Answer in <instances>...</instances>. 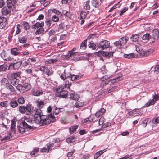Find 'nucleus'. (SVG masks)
<instances>
[{
	"mask_svg": "<svg viewBox=\"0 0 159 159\" xmlns=\"http://www.w3.org/2000/svg\"><path fill=\"white\" fill-rule=\"evenodd\" d=\"M32 120L30 117L25 116L23 121L17 126L19 131L21 133L25 132V129H30L32 128Z\"/></svg>",
	"mask_w": 159,
	"mask_h": 159,
	"instance_id": "obj_1",
	"label": "nucleus"
},
{
	"mask_svg": "<svg viewBox=\"0 0 159 159\" xmlns=\"http://www.w3.org/2000/svg\"><path fill=\"white\" fill-rule=\"evenodd\" d=\"M39 121L40 124L42 126L48 125L51 122H54L55 120V117L53 115L50 114L48 116L43 115L38 120Z\"/></svg>",
	"mask_w": 159,
	"mask_h": 159,
	"instance_id": "obj_2",
	"label": "nucleus"
},
{
	"mask_svg": "<svg viewBox=\"0 0 159 159\" xmlns=\"http://www.w3.org/2000/svg\"><path fill=\"white\" fill-rule=\"evenodd\" d=\"M29 114L32 115L34 118L37 120L42 116V111L39 109L37 108L36 107L34 108L32 106L31 107Z\"/></svg>",
	"mask_w": 159,
	"mask_h": 159,
	"instance_id": "obj_3",
	"label": "nucleus"
},
{
	"mask_svg": "<svg viewBox=\"0 0 159 159\" xmlns=\"http://www.w3.org/2000/svg\"><path fill=\"white\" fill-rule=\"evenodd\" d=\"M70 75L67 76L66 79L65 83V87L69 88L71 85L72 84L69 81V80H79L80 78L82 76V75H74L70 74Z\"/></svg>",
	"mask_w": 159,
	"mask_h": 159,
	"instance_id": "obj_4",
	"label": "nucleus"
},
{
	"mask_svg": "<svg viewBox=\"0 0 159 159\" xmlns=\"http://www.w3.org/2000/svg\"><path fill=\"white\" fill-rule=\"evenodd\" d=\"M139 45H136L135 46L136 47V50L138 52V51H140L141 52V54L142 56H143L144 57L147 56L150 54L152 53L153 52V51L152 49H148L146 50H143L142 49L141 46H140V48L139 47Z\"/></svg>",
	"mask_w": 159,
	"mask_h": 159,
	"instance_id": "obj_5",
	"label": "nucleus"
},
{
	"mask_svg": "<svg viewBox=\"0 0 159 159\" xmlns=\"http://www.w3.org/2000/svg\"><path fill=\"white\" fill-rule=\"evenodd\" d=\"M18 0H7V6L8 8L11 9V10H13L14 9L16 5H18Z\"/></svg>",
	"mask_w": 159,
	"mask_h": 159,
	"instance_id": "obj_6",
	"label": "nucleus"
},
{
	"mask_svg": "<svg viewBox=\"0 0 159 159\" xmlns=\"http://www.w3.org/2000/svg\"><path fill=\"white\" fill-rule=\"evenodd\" d=\"M31 106L29 105L21 106L19 107V112L22 114L25 113L26 112H27L28 115H29L31 107Z\"/></svg>",
	"mask_w": 159,
	"mask_h": 159,
	"instance_id": "obj_7",
	"label": "nucleus"
},
{
	"mask_svg": "<svg viewBox=\"0 0 159 159\" xmlns=\"http://www.w3.org/2000/svg\"><path fill=\"white\" fill-rule=\"evenodd\" d=\"M110 45L109 42L107 40L101 41L97 45V47L102 50L108 48Z\"/></svg>",
	"mask_w": 159,
	"mask_h": 159,
	"instance_id": "obj_8",
	"label": "nucleus"
},
{
	"mask_svg": "<svg viewBox=\"0 0 159 159\" xmlns=\"http://www.w3.org/2000/svg\"><path fill=\"white\" fill-rule=\"evenodd\" d=\"M1 57L5 61H9L11 60V57L8 53L4 50H3L0 53Z\"/></svg>",
	"mask_w": 159,
	"mask_h": 159,
	"instance_id": "obj_9",
	"label": "nucleus"
},
{
	"mask_svg": "<svg viewBox=\"0 0 159 159\" xmlns=\"http://www.w3.org/2000/svg\"><path fill=\"white\" fill-rule=\"evenodd\" d=\"M54 146V143L51 142L48 143L46 146L43 147L40 150V152H48L51 151V148H52Z\"/></svg>",
	"mask_w": 159,
	"mask_h": 159,
	"instance_id": "obj_10",
	"label": "nucleus"
},
{
	"mask_svg": "<svg viewBox=\"0 0 159 159\" xmlns=\"http://www.w3.org/2000/svg\"><path fill=\"white\" fill-rule=\"evenodd\" d=\"M122 75H119V76L117 77L115 79L110 80H109L105 81V84H111L115 82H117L119 81L122 80Z\"/></svg>",
	"mask_w": 159,
	"mask_h": 159,
	"instance_id": "obj_11",
	"label": "nucleus"
},
{
	"mask_svg": "<svg viewBox=\"0 0 159 159\" xmlns=\"http://www.w3.org/2000/svg\"><path fill=\"white\" fill-rule=\"evenodd\" d=\"M35 103L38 109H40L43 107L46 104V103L43 100H37L35 102Z\"/></svg>",
	"mask_w": 159,
	"mask_h": 159,
	"instance_id": "obj_12",
	"label": "nucleus"
},
{
	"mask_svg": "<svg viewBox=\"0 0 159 159\" xmlns=\"http://www.w3.org/2000/svg\"><path fill=\"white\" fill-rule=\"evenodd\" d=\"M32 94L34 96H39L43 94V91L40 89H35L33 91Z\"/></svg>",
	"mask_w": 159,
	"mask_h": 159,
	"instance_id": "obj_13",
	"label": "nucleus"
},
{
	"mask_svg": "<svg viewBox=\"0 0 159 159\" xmlns=\"http://www.w3.org/2000/svg\"><path fill=\"white\" fill-rule=\"evenodd\" d=\"M6 18L3 17H0V29L3 28L6 25Z\"/></svg>",
	"mask_w": 159,
	"mask_h": 159,
	"instance_id": "obj_14",
	"label": "nucleus"
},
{
	"mask_svg": "<svg viewBox=\"0 0 159 159\" xmlns=\"http://www.w3.org/2000/svg\"><path fill=\"white\" fill-rule=\"evenodd\" d=\"M57 73L60 76V78L62 80H65L66 78V76L65 75V70L61 69L57 71Z\"/></svg>",
	"mask_w": 159,
	"mask_h": 159,
	"instance_id": "obj_15",
	"label": "nucleus"
},
{
	"mask_svg": "<svg viewBox=\"0 0 159 159\" xmlns=\"http://www.w3.org/2000/svg\"><path fill=\"white\" fill-rule=\"evenodd\" d=\"M129 114L130 115L135 116L142 115L143 114V111L138 109H135L130 112Z\"/></svg>",
	"mask_w": 159,
	"mask_h": 159,
	"instance_id": "obj_16",
	"label": "nucleus"
},
{
	"mask_svg": "<svg viewBox=\"0 0 159 159\" xmlns=\"http://www.w3.org/2000/svg\"><path fill=\"white\" fill-rule=\"evenodd\" d=\"M92 5L95 8H97L98 10L100 8V5L101 3L97 0H92L91 2Z\"/></svg>",
	"mask_w": 159,
	"mask_h": 159,
	"instance_id": "obj_17",
	"label": "nucleus"
},
{
	"mask_svg": "<svg viewBox=\"0 0 159 159\" xmlns=\"http://www.w3.org/2000/svg\"><path fill=\"white\" fill-rule=\"evenodd\" d=\"M21 66L20 61L17 62L16 63H12L9 65V67H12L14 69H18Z\"/></svg>",
	"mask_w": 159,
	"mask_h": 159,
	"instance_id": "obj_18",
	"label": "nucleus"
},
{
	"mask_svg": "<svg viewBox=\"0 0 159 159\" xmlns=\"http://www.w3.org/2000/svg\"><path fill=\"white\" fill-rule=\"evenodd\" d=\"M70 98L73 100L77 101L80 98L79 95L75 94L74 91H71L70 93Z\"/></svg>",
	"mask_w": 159,
	"mask_h": 159,
	"instance_id": "obj_19",
	"label": "nucleus"
},
{
	"mask_svg": "<svg viewBox=\"0 0 159 159\" xmlns=\"http://www.w3.org/2000/svg\"><path fill=\"white\" fill-rule=\"evenodd\" d=\"M18 49L16 48H11L10 50L11 54L14 56L20 55V52H18Z\"/></svg>",
	"mask_w": 159,
	"mask_h": 159,
	"instance_id": "obj_20",
	"label": "nucleus"
},
{
	"mask_svg": "<svg viewBox=\"0 0 159 159\" xmlns=\"http://www.w3.org/2000/svg\"><path fill=\"white\" fill-rule=\"evenodd\" d=\"M44 22L42 21L41 22H38L34 24L33 26V29H39L40 28H43L44 26Z\"/></svg>",
	"mask_w": 159,
	"mask_h": 159,
	"instance_id": "obj_21",
	"label": "nucleus"
},
{
	"mask_svg": "<svg viewBox=\"0 0 159 159\" xmlns=\"http://www.w3.org/2000/svg\"><path fill=\"white\" fill-rule=\"evenodd\" d=\"M105 112V109L103 108H101L96 112L95 116L97 117H98L104 114Z\"/></svg>",
	"mask_w": 159,
	"mask_h": 159,
	"instance_id": "obj_22",
	"label": "nucleus"
},
{
	"mask_svg": "<svg viewBox=\"0 0 159 159\" xmlns=\"http://www.w3.org/2000/svg\"><path fill=\"white\" fill-rule=\"evenodd\" d=\"M18 103L16 100H13L11 101L9 103V105L11 107L14 108L18 106Z\"/></svg>",
	"mask_w": 159,
	"mask_h": 159,
	"instance_id": "obj_23",
	"label": "nucleus"
},
{
	"mask_svg": "<svg viewBox=\"0 0 159 159\" xmlns=\"http://www.w3.org/2000/svg\"><path fill=\"white\" fill-rule=\"evenodd\" d=\"M11 11L10 9L6 7L2 9V12L3 15H7L10 14Z\"/></svg>",
	"mask_w": 159,
	"mask_h": 159,
	"instance_id": "obj_24",
	"label": "nucleus"
},
{
	"mask_svg": "<svg viewBox=\"0 0 159 159\" xmlns=\"http://www.w3.org/2000/svg\"><path fill=\"white\" fill-rule=\"evenodd\" d=\"M19 79L17 78H15L12 77H11L10 79L11 84L13 85H15L18 84L19 82Z\"/></svg>",
	"mask_w": 159,
	"mask_h": 159,
	"instance_id": "obj_25",
	"label": "nucleus"
},
{
	"mask_svg": "<svg viewBox=\"0 0 159 159\" xmlns=\"http://www.w3.org/2000/svg\"><path fill=\"white\" fill-rule=\"evenodd\" d=\"M78 125H75L69 128L70 133V134H73L76 132V129L78 128Z\"/></svg>",
	"mask_w": 159,
	"mask_h": 159,
	"instance_id": "obj_26",
	"label": "nucleus"
},
{
	"mask_svg": "<svg viewBox=\"0 0 159 159\" xmlns=\"http://www.w3.org/2000/svg\"><path fill=\"white\" fill-rule=\"evenodd\" d=\"M68 92L66 90H64L58 94V96L61 98H66L67 96Z\"/></svg>",
	"mask_w": 159,
	"mask_h": 159,
	"instance_id": "obj_27",
	"label": "nucleus"
},
{
	"mask_svg": "<svg viewBox=\"0 0 159 159\" xmlns=\"http://www.w3.org/2000/svg\"><path fill=\"white\" fill-rule=\"evenodd\" d=\"M128 39L129 38L127 37L121 38L119 40L120 43V45L124 46L126 43Z\"/></svg>",
	"mask_w": 159,
	"mask_h": 159,
	"instance_id": "obj_28",
	"label": "nucleus"
},
{
	"mask_svg": "<svg viewBox=\"0 0 159 159\" xmlns=\"http://www.w3.org/2000/svg\"><path fill=\"white\" fill-rule=\"evenodd\" d=\"M25 72L27 74H29V75H31L34 77H37V75L35 74L33 70L31 69H27L25 70Z\"/></svg>",
	"mask_w": 159,
	"mask_h": 159,
	"instance_id": "obj_29",
	"label": "nucleus"
},
{
	"mask_svg": "<svg viewBox=\"0 0 159 159\" xmlns=\"http://www.w3.org/2000/svg\"><path fill=\"white\" fill-rule=\"evenodd\" d=\"M76 138L74 136H71L67 138L66 141L68 143H70L75 142Z\"/></svg>",
	"mask_w": 159,
	"mask_h": 159,
	"instance_id": "obj_30",
	"label": "nucleus"
},
{
	"mask_svg": "<svg viewBox=\"0 0 159 159\" xmlns=\"http://www.w3.org/2000/svg\"><path fill=\"white\" fill-rule=\"evenodd\" d=\"M20 62H21V64H22L23 66L25 67L29 64L30 62V61H29V60L28 59H23Z\"/></svg>",
	"mask_w": 159,
	"mask_h": 159,
	"instance_id": "obj_31",
	"label": "nucleus"
},
{
	"mask_svg": "<svg viewBox=\"0 0 159 159\" xmlns=\"http://www.w3.org/2000/svg\"><path fill=\"white\" fill-rule=\"evenodd\" d=\"M66 30V27L64 25L62 24V23L60 24L59 25L58 28V31L59 32H62L64 30Z\"/></svg>",
	"mask_w": 159,
	"mask_h": 159,
	"instance_id": "obj_32",
	"label": "nucleus"
},
{
	"mask_svg": "<svg viewBox=\"0 0 159 159\" xmlns=\"http://www.w3.org/2000/svg\"><path fill=\"white\" fill-rule=\"evenodd\" d=\"M64 87L60 85L57 87V88H56L54 89V91L55 92H57L58 93V94L60 93L61 92L63 91Z\"/></svg>",
	"mask_w": 159,
	"mask_h": 159,
	"instance_id": "obj_33",
	"label": "nucleus"
},
{
	"mask_svg": "<svg viewBox=\"0 0 159 159\" xmlns=\"http://www.w3.org/2000/svg\"><path fill=\"white\" fill-rule=\"evenodd\" d=\"M62 109H63V108H59L56 107H54V108L52 109V111L56 115H58L60 112L62 111Z\"/></svg>",
	"mask_w": 159,
	"mask_h": 159,
	"instance_id": "obj_34",
	"label": "nucleus"
},
{
	"mask_svg": "<svg viewBox=\"0 0 159 159\" xmlns=\"http://www.w3.org/2000/svg\"><path fill=\"white\" fill-rule=\"evenodd\" d=\"M155 103V101H154L153 99L149 100L145 104L143 107H146L150 106L152 105H153Z\"/></svg>",
	"mask_w": 159,
	"mask_h": 159,
	"instance_id": "obj_35",
	"label": "nucleus"
},
{
	"mask_svg": "<svg viewBox=\"0 0 159 159\" xmlns=\"http://www.w3.org/2000/svg\"><path fill=\"white\" fill-rule=\"evenodd\" d=\"M159 37V31L157 30L154 31L152 34V38L154 39H157Z\"/></svg>",
	"mask_w": 159,
	"mask_h": 159,
	"instance_id": "obj_36",
	"label": "nucleus"
},
{
	"mask_svg": "<svg viewBox=\"0 0 159 159\" xmlns=\"http://www.w3.org/2000/svg\"><path fill=\"white\" fill-rule=\"evenodd\" d=\"M23 85L24 92L25 91H28L31 88L30 85L28 83H25Z\"/></svg>",
	"mask_w": 159,
	"mask_h": 159,
	"instance_id": "obj_37",
	"label": "nucleus"
},
{
	"mask_svg": "<svg viewBox=\"0 0 159 159\" xmlns=\"http://www.w3.org/2000/svg\"><path fill=\"white\" fill-rule=\"evenodd\" d=\"M21 71H19L17 72L14 73L12 74L11 77L15 78H17L20 80V75L21 74Z\"/></svg>",
	"mask_w": 159,
	"mask_h": 159,
	"instance_id": "obj_38",
	"label": "nucleus"
},
{
	"mask_svg": "<svg viewBox=\"0 0 159 159\" xmlns=\"http://www.w3.org/2000/svg\"><path fill=\"white\" fill-rule=\"evenodd\" d=\"M139 37L138 35L136 34H133L130 37V40L133 42H135L139 39Z\"/></svg>",
	"mask_w": 159,
	"mask_h": 159,
	"instance_id": "obj_39",
	"label": "nucleus"
},
{
	"mask_svg": "<svg viewBox=\"0 0 159 159\" xmlns=\"http://www.w3.org/2000/svg\"><path fill=\"white\" fill-rule=\"evenodd\" d=\"M87 39H85L80 44V48L82 50H84L86 48Z\"/></svg>",
	"mask_w": 159,
	"mask_h": 159,
	"instance_id": "obj_40",
	"label": "nucleus"
},
{
	"mask_svg": "<svg viewBox=\"0 0 159 159\" xmlns=\"http://www.w3.org/2000/svg\"><path fill=\"white\" fill-rule=\"evenodd\" d=\"M88 46L89 48L92 49L93 50L96 49V45L93 42H89V44L88 45Z\"/></svg>",
	"mask_w": 159,
	"mask_h": 159,
	"instance_id": "obj_41",
	"label": "nucleus"
},
{
	"mask_svg": "<svg viewBox=\"0 0 159 159\" xmlns=\"http://www.w3.org/2000/svg\"><path fill=\"white\" fill-rule=\"evenodd\" d=\"M44 29L43 28H40L38 29L35 32V34L36 35L43 34L44 33Z\"/></svg>",
	"mask_w": 159,
	"mask_h": 159,
	"instance_id": "obj_42",
	"label": "nucleus"
},
{
	"mask_svg": "<svg viewBox=\"0 0 159 159\" xmlns=\"http://www.w3.org/2000/svg\"><path fill=\"white\" fill-rule=\"evenodd\" d=\"M84 10L87 11L89 10L90 9V7L89 5V1L88 0L87 1L84 3Z\"/></svg>",
	"mask_w": 159,
	"mask_h": 159,
	"instance_id": "obj_43",
	"label": "nucleus"
},
{
	"mask_svg": "<svg viewBox=\"0 0 159 159\" xmlns=\"http://www.w3.org/2000/svg\"><path fill=\"white\" fill-rule=\"evenodd\" d=\"M89 12V11H87V12L85 11H82L80 13V17L82 19H85L87 16V13Z\"/></svg>",
	"mask_w": 159,
	"mask_h": 159,
	"instance_id": "obj_44",
	"label": "nucleus"
},
{
	"mask_svg": "<svg viewBox=\"0 0 159 159\" xmlns=\"http://www.w3.org/2000/svg\"><path fill=\"white\" fill-rule=\"evenodd\" d=\"M1 83L2 85L6 86L9 84L8 80L6 78H3L2 79L1 81Z\"/></svg>",
	"mask_w": 159,
	"mask_h": 159,
	"instance_id": "obj_45",
	"label": "nucleus"
},
{
	"mask_svg": "<svg viewBox=\"0 0 159 159\" xmlns=\"http://www.w3.org/2000/svg\"><path fill=\"white\" fill-rule=\"evenodd\" d=\"M23 88V85H22L20 84H19L16 86L17 89L22 93L24 92V89Z\"/></svg>",
	"mask_w": 159,
	"mask_h": 159,
	"instance_id": "obj_46",
	"label": "nucleus"
},
{
	"mask_svg": "<svg viewBox=\"0 0 159 159\" xmlns=\"http://www.w3.org/2000/svg\"><path fill=\"white\" fill-rule=\"evenodd\" d=\"M16 100L17 101L18 103H19L21 104H24L25 102V101L23 97H20Z\"/></svg>",
	"mask_w": 159,
	"mask_h": 159,
	"instance_id": "obj_47",
	"label": "nucleus"
},
{
	"mask_svg": "<svg viewBox=\"0 0 159 159\" xmlns=\"http://www.w3.org/2000/svg\"><path fill=\"white\" fill-rule=\"evenodd\" d=\"M13 135H12L11 133H9L8 135L7 136H6L1 139V141L7 140L10 139V137H12Z\"/></svg>",
	"mask_w": 159,
	"mask_h": 159,
	"instance_id": "obj_48",
	"label": "nucleus"
},
{
	"mask_svg": "<svg viewBox=\"0 0 159 159\" xmlns=\"http://www.w3.org/2000/svg\"><path fill=\"white\" fill-rule=\"evenodd\" d=\"M134 54L133 53H131L129 54H125L124 55V57L127 58L128 59L133 58L134 57Z\"/></svg>",
	"mask_w": 159,
	"mask_h": 159,
	"instance_id": "obj_49",
	"label": "nucleus"
},
{
	"mask_svg": "<svg viewBox=\"0 0 159 159\" xmlns=\"http://www.w3.org/2000/svg\"><path fill=\"white\" fill-rule=\"evenodd\" d=\"M6 88L8 90L11 91L12 92H14L15 91V89L14 88L11 84H8L6 85Z\"/></svg>",
	"mask_w": 159,
	"mask_h": 159,
	"instance_id": "obj_50",
	"label": "nucleus"
},
{
	"mask_svg": "<svg viewBox=\"0 0 159 159\" xmlns=\"http://www.w3.org/2000/svg\"><path fill=\"white\" fill-rule=\"evenodd\" d=\"M150 34H146L143 35L142 37V39L143 40L148 41L149 40Z\"/></svg>",
	"mask_w": 159,
	"mask_h": 159,
	"instance_id": "obj_51",
	"label": "nucleus"
},
{
	"mask_svg": "<svg viewBox=\"0 0 159 159\" xmlns=\"http://www.w3.org/2000/svg\"><path fill=\"white\" fill-rule=\"evenodd\" d=\"M21 25L19 24H17L16 25V34H18L21 32Z\"/></svg>",
	"mask_w": 159,
	"mask_h": 159,
	"instance_id": "obj_52",
	"label": "nucleus"
},
{
	"mask_svg": "<svg viewBox=\"0 0 159 159\" xmlns=\"http://www.w3.org/2000/svg\"><path fill=\"white\" fill-rule=\"evenodd\" d=\"M7 67V66L6 64L2 65H0V72L5 71Z\"/></svg>",
	"mask_w": 159,
	"mask_h": 159,
	"instance_id": "obj_53",
	"label": "nucleus"
},
{
	"mask_svg": "<svg viewBox=\"0 0 159 159\" xmlns=\"http://www.w3.org/2000/svg\"><path fill=\"white\" fill-rule=\"evenodd\" d=\"M27 39L24 37H20L19 38V41L20 43H25L26 42Z\"/></svg>",
	"mask_w": 159,
	"mask_h": 159,
	"instance_id": "obj_54",
	"label": "nucleus"
},
{
	"mask_svg": "<svg viewBox=\"0 0 159 159\" xmlns=\"http://www.w3.org/2000/svg\"><path fill=\"white\" fill-rule=\"evenodd\" d=\"M52 21L54 22H57L59 21V17L56 15H53L51 19Z\"/></svg>",
	"mask_w": 159,
	"mask_h": 159,
	"instance_id": "obj_55",
	"label": "nucleus"
},
{
	"mask_svg": "<svg viewBox=\"0 0 159 159\" xmlns=\"http://www.w3.org/2000/svg\"><path fill=\"white\" fill-rule=\"evenodd\" d=\"M84 104V103L83 102L78 101L75 104V106L76 107L78 108L82 106Z\"/></svg>",
	"mask_w": 159,
	"mask_h": 159,
	"instance_id": "obj_56",
	"label": "nucleus"
},
{
	"mask_svg": "<svg viewBox=\"0 0 159 159\" xmlns=\"http://www.w3.org/2000/svg\"><path fill=\"white\" fill-rule=\"evenodd\" d=\"M45 73L48 76H49L53 74V71L52 70H49L48 68H47Z\"/></svg>",
	"mask_w": 159,
	"mask_h": 159,
	"instance_id": "obj_57",
	"label": "nucleus"
},
{
	"mask_svg": "<svg viewBox=\"0 0 159 159\" xmlns=\"http://www.w3.org/2000/svg\"><path fill=\"white\" fill-rule=\"evenodd\" d=\"M52 21V20H50V19H46L45 21V23L46 25L48 27H50L51 25Z\"/></svg>",
	"mask_w": 159,
	"mask_h": 159,
	"instance_id": "obj_58",
	"label": "nucleus"
},
{
	"mask_svg": "<svg viewBox=\"0 0 159 159\" xmlns=\"http://www.w3.org/2000/svg\"><path fill=\"white\" fill-rule=\"evenodd\" d=\"M57 61V60L56 59H48L47 61V62L48 64H49L55 63Z\"/></svg>",
	"mask_w": 159,
	"mask_h": 159,
	"instance_id": "obj_59",
	"label": "nucleus"
},
{
	"mask_svg": "<svg viewBox=\"0 0 159 159\" xmlns=\"http://www.w3.org/2000/svg\"><path fill=\"white\" fill-rule=\"evenodd\" d=\"M74 54L75 53H71L70 52L68 51V54L65 56V59H67L70 57H74Z\"/></svg>",
	"mask_w": 159,
	"mask_h": 159,
	"instance_id": "obj_60",
	"label": "nucleus"
},
{
	"mask_svg": "<svg viewBox=\"0 0 159 159\" xmlns=\"http://www.w3.org/2000/svg\"><path fill=\"white\" fill-rule=\"evenodd\" d=\"M39 151V148H34L33 151L30 153L31 155H34L36 153Z\"/></svg>",
	"mask_w": 159,
	"mask_h": 159,
	"instance_id": "obj_61",
	"label": "nucleus"
},
{
	"mask_svg": "<svg viewBox=\"0 0 159 159\" xmlns=\"http://www.w3.org/2000/svg\"><path fill=\"white\" fill-rule=\"evenodd\" d=\"M24 29L25 30H27L29 28V25L28 23L26 22H23Z\"/></svg>",
	"mask_w": 159,
	"mask_h": 159,
	"instance_id": "obj_62",
	"label": "nucleus"
},
{
	"mask_svg": "<svg viewBox=\"0 0 159 159\" xmlns=\"http://www.w3.org/2000/svg\"><path fill=\"white\" fill-rule=\"evenodd\" d=\"M102 55L103 56H105L107 57H109L111 56V55H112V54L109 53L108 52H102Z\"/></svg>",
	"mask_w": 159,
	"mask_h": 159,
	"instance_id": "obj_63",
	"label": "nucleus"
},
{
	"mask_svg": "<svg viewBox=\"0 0 159 159\" xmlns=\"http://www.w3.org/2000/svg\"><path fill=\"white\" fill-rule=\"evenodd\" d=\"M128 7H125L120 11L119 15L121 16L124 12H125L128 9Z\"/></svg>",
	"mask_w": 159,
	"mask_h": 159,
	"instance_id": "obj_64",
	"label": "nucleus"
}]
</instances>
